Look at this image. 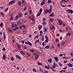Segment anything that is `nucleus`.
<instances>
[{"instance_id": "1", "label": "nucleus", "mask_w": 73, "mask_h": 73, "mask_svg": "<svg viewBox=\"0 0 73 73\" xmlns=\"http://www.w3.org/2000/svg\"><path fill=\"white\" fill-rule=\"evenodd\" d=\"M52 6L50 5V7L49 9H46L45 10V13L46 14H47L48 13V14H49L50 13L51 11L52 10Z\"/></svg>"}, {"instance_id": "2", "label": "nucleus", "mask_w": 73, "mask_h": 73, "mask_svg": "<svg viewBox=\"0 0 73 73\" xmlns=\"http://www.w3.org/2000/svg\"><path fill=\"white\" fill-rule=\"evenodd\" d=\"M33 55H34L35 57V59L36 60H37L38 58V54L36 53H33Z\"/></svg>"}, {"instance_id": "3", "label": "nucleus", "mask_w": 73, "mask_h": 73, "mask_svg": "<svg viewBox=\"0 0 73 73\" xmlns=\"http://www.w3.org/2000/svg\"><path fill=\"white\" fill-rule=\"evenodd\" d=\"M15 3V1L14 0L12 1L9 2V5H11L12 4H13Z\"/></svg>"}, {"instance_id": "4", "label": "nucleus", "mask_w": 73, "mask_h": 73, "mask_svg": "<svg viewBox=\"0 0 73 73\" xmlns=\"http://www.w3.org/2000/svg\"><path fill=\"white\" fill-rule=\"evenodd\" d=\"M25 43L27 44H29V46H32V44L29 41H28L27 42H25Z\"/></svg>"}, {"instance_id": "5", "label": "nucleus", "mask_w": 73, "mask_h": 73, "mask_svg": "<svg viewBox=\"0 0 73 73\" xmlns=\"http://www.w3.org/2000/svg\"><path fill=\"white\" fill-rule=\"evenodd\" d=\"M66 11L67 12H69L70 13H71V14H72L73 13V11L72 10L70 9H67L66 10Z\"/></svg>"}, {"instance_id": "6", "label": "nucleus", "mask_w": 73, "mask_h": 73, "mask_svg": "<svg viewBox=\"0 0 73 73\" xmlns=\"http://www.w3.org/2000/svg\"><path fill=\"white\" fill-rule=\"evenodd\" d=\"M24 28V29H26V27L25 25H20L19 27V28L21 29H22V28Z\"/></svg>"}, {"instance_id": "7", "label": "nucleus", "mask_w": 73, "mask_h": 73, "mask_svg": "<svg viewBox=\"0 0 73 73\" xmlns=\"http://www.w3.org/2000/svg\"><path fill=\"white\" fill-rule=\"evenodd\" d=\"M58 23L59 25H62V22L60 19L59 20Z\"/></svg>"}, {"instance_id": "8", "label": "nucleus", "mask_w": 73, "mask_h": 73, "mask_svg": "<svg viewBox=\"0 0 73 73\" xmlns=\"http://www.w3.org/2000/svg\"><path fill=\"white\" fill-rule=\"evenodd\" d=\"M43 1L41 3V5L42 6H43V5L44 4H45L46 2L45 1V0H42Z\"/></svg>"}, {"instance_id": "9", "label": "nucleus", "mask_w": 73, "mask_h": 73, "mask_svg": "<svg viewBox=\"0 0 73 73\" xmlns=\"http://www.w3.org/2000/svg\"><path fill=\"white\" fill-rule=\"evenodd\" d=\"M54 58L56 60V61L57 62H58V57L57 56H54Z\"/></svg>"}, {"instance_id": "10", "label": "nucleus", "mask_w": 73, "mask_h": 73, "mask_svg": "<svg viewBox=\"0 0 73 73\" xmlns=\"http://www.w3.org/2000/svg\"><path fill=\"white\" fill-rule=\"evenodd\" d=\"M16 57L17 58H18L20 60H21V57L19 55H17L16 56Z\"/></svg>"}, {"instance_id": "11", "label": "nucleus", "mask_w": 73, "mask_h": 73, "mask_svg": "<svg viewBox=\"0 0 73 73\" xmlns=\"http://www.w3.org/2000/svg\"><path fill=\"white\" fill-rule=\"evenodd\" d=\"M17 45L18 46V50H19L20 49H21V46L20 45H19V44H17Z\"/></svg>"}, {"instance_id": "12", "label": "nucleus", "mask_w": 73, "mask_h": 73, "mask_svg": "<svg viewBox=\"0 0 73 73\" xmlns=\"http://www.w3.org/2000/svg\"><path fill=\"white\" fill-rule=\"evenodd\" d=\"M50 29L52 30L54 29V30L55 31L56 29L55 28V27L54 25H52L50 27Z\"/></svg>"}, {"instance_id": "13", "label": "nucleus", "mask_w": 73, "mask_h": 73, "mask_svg": "<svg viewBox=\"0 0 73 73\" xmlns=\"http://www.w3.org/2000/svg\"><path fill=\"white\" fill-rule=\"evenodd\" d=\"M19 16L18 15L16 16L15 17V21H17L19 19Z\"/></svg>"}, {"instance_id": "14", "label": "nucleus", "mask_w": 73, "mask_h": 73, "mask_svg": "<svg viewBox=\"0 0 73 73\" xmlns=\"http://www.w3.org/2000/svg\"><path fill=\"white\" fill-rule=\"evenodd\" d=\"M54 15V13H51L50 15H49V16H50V17H53Z\"/></svg>"}, {"instance_id": "15", "label": "nucleus", "mask_w": 73, "mask_h": 73, "mask_svg": "<svg viewBox=\"0 0 73 73\" xmlns=\"http://www.w3.org/2000/svg\"><path fill=\"white\" fill-rule=\"evenodd\" d=\"M30 51L31 52L33 53L34 52V50L33 49H30Z\"/></svg>"}, {"instance_id": "16", "label": "nucleus", "mask_w": 73, "mask_h": 73, "mask_svg": "<svg viewBox=\"0 0 73 73\" xmlns=\"http://www.w3.org/2000/svg\"><path fill=\"white\" fill-rule=\"evenodd\" d=\"M48 61L49 63H51L52 61V59L51 58H50L48 60Z\"/></svg>"}, {"instance_id": "17", "label": "nucleus", "mask_w": 73, "mask_h": 73, "mask_svg": "<svg viewBox=\"0 0 73 73\" xmlns=\"http://www.w3.org/2000/svg\"><path fill=\"white\" fill-rule=\"evenodd\" d=\"M63 2H65V3H67V1L66 0H62L60 1V3H62Z\"/></svg>"}, {"instance_id": "18", "label": "nucleus", "mask_w": 73, "mask_h": 73, "mask_svg": "<svg viewBox=\"0 0 73 73\" xmlns=\"http://www.w3.org/2000/svg\"><path fill=\"white\" fill-rule=\"evenodd\" d=\"M40 36H42V34H43V33L42 32V31H40Z\"/></svg>"}, {"instance_id": "19", "label": "nucleus", "mask_w": 73, "mask_h": 73, "mask_svg": "<svg viewBox=\"0 0 73 73\" xmlns=\"http://www.w3.org/2000/svg\"><path fill=\"white\" fill-rule=\"evenodd\" d=\"M31 20H32V21H34V22H35V19H34L33 18H31L30 19Z\"/></svg>"}, {"instance_id": "20", "label": "nucleus", "mask_w": 73, "mask_h": 73, "mask_svg": "<svg viewBox=\"0 0 73 73\" xmlns=\"http://www.w3.org/2000/svg\"><path fill=\"white\" fill-rule=\"evenodd\" d=\"M50 48V45H47L45 47V49H49Z\"/></svg>"}, {"instance_id": "21", "label": "nucleus", "mask_w": 73, "mask_h": 73, "mask_svg": "<svg viewBox=\"0 0 73 73\" xmlns=\"http://www.w3.org/2000/svg\"><path fill=\"white\" fill-rule=\"evenodd\" d=\"M0 14L2 16H4V13H3L1 12L0 11Z\"/></svg>"}, {"instance_id": "22", "label": "nucleus", "mask_w": 73, "mask_h": 73, "mask_svg": "<svg viewBox=\"0 0 73 73\" xmlns=\"http://www.w3.org/2000/svg\"><path fill=\"white\" fill-rule=\"evenodd\" d=\"M71 34V33H68L66 34V35H67V36H70Z\"/></svg>"}, {"instance_id": "23", "label": "nucleus", "mask_w": 73, "mask_h": 73, "mask_svg": "<svg viewBox=\"0 0 73 73\" xmlns=\"http://www.w3.org/2000/svg\"><path fill=\"white\" fill-rule=\"evenodd\" d=\"M6 57H5V54H3V59H5L6 58Z\"/></svg>"}, {"instance_id": "24", "label": "nucleus", "mask_w": 73, "mask_h": 73, "mask_svg": "<svg viewBox=\"0 0 73 73\" xmlns=\"http://www.w3.org/2000/svg\"><path fill=\"white\" fill-rule=\"evenodd\" d=\"M41 14V13L39 12L38 13H37V15H36V17H38L40 16Z\"/></svg>"}, {"instance_id": "25", "label": "nucleus", "mask_w": 73, "mask_h": 73, "mask_svg": "<svg viewBox=\"0 0 73 73\" xmlns=\"http://www.w3.org/2000/svg\"><path fill=\"white\" fill-rule=\"evenodd\" d=\"M54 19H52V18H50V21L51 22H53L54 21Z\"/></svg>"}, {"instance_id": "26", "label": "nucleus", "mask_w": 73, "mask_h": 73, "mask_svg": "<svg viewBox=\"0 0 73 73\" xmlns=\"http://www.w3.org/2000/svg\"><path fill=\"white\" fill-rule=\"evenodd\" d=\"M37 62H38V64L39 65H40V66L42 65V63H41L40 62H39L38 61Z\"/></svg>"}, {"instance_id": "27", "label": "nucleus", "mask_w": 73, "mask_h": 73, "mask_svg": "<svg viewBox=\"0 0 73 73\" xmlns=\"http://www.w3.org/2000/svg\"><path fill=\"white\" fill-rule=\"evenodd\" d=\"M11 26L12 28H13L14 27V23H12L11 24Z\"/></svg>"}, {"instance_id": "28", "label": "nucleus", "mask_w": 73, "mask_h": 73, "mask_svg": "<svg viewBox=\"0 0 73 73\" xmlns=\"http://www.w3.org/2000/svg\"><path fill=\"white\" fill-rule=\"evenodd\" d=\"M42 25H41V26H39L38 27V28L39 30H40L42 29Z\"/></svg>"}, {"instance_id": "29", "label": "nucleus", "mask_w": 73, "mask_h": 73, "mask_svg": "<svg viewBox=\"0 0 73 73\" xmlns=\"http://www.w3.org/2000/svg\"><path fill=\"white\" fill-rule=\"evenodd\" d=\"M42 24L44 25V26L45 25H46V22H44L42 23Z\"/></svg>"}, {"instance_id": "30", "label": "nucleus", "mask_w": 73, "mask_h": 73, "mask_svg": "<svg viewBox=\"0 0 73 73\" xmlns=\"http://www.w3.org/2000/svg\"><path fill=\"white\" fill-rule=\"evenodd\" d=\"M20 53L21 54H23V55H24L25 54V53L23 52V51H20Z\"/></svg>"}, {"instance_id": "31", "label": "nucleus", "mask_w": 73, "mask_h": 73, "mask_svg": "<svg viewBox=\"0 0 73 73\" xmlns=\"http://www.w3.org/2000/svg\"><path fill=\"white\" fill-rule=\"evenodd\" d=\"M42 8H41L40 9V11H39V13L41 14L42 12Z\"/></svg>"}, {"instance_id": "32", "label": "nucleus", "mask_w": 73, "mask_h": 73, "mask_svg": "<svg viewBox=\"0 0 73 73\" xmlns=\"http://www.w3.org/2000/svg\"><path fill=\"white\" fill-rule=\"evenodd\" d=\"M45 37L46 40H48V37L46 35Z\"/></svg>"}, {"instance_id": "33", "label": "nucleus", "mask_w": 73, "mask_h": 73, "mask_svg": "<svg viewBox=\"0 0 73 73\" xmlns=\"http://www.w3.org/2000/svg\"><path fill=\"white\" fill-rule=\"evenodd\" d=\"M45 68H46L47 69L49 70L50 69V67L47 66H45Z\"/></svg>"}, {"instance_id": "34", "label": "nucleus", "mask_w": 73, "mask_h": 73, "mask_svg": "<svg viewBox=\"0 0 73 73\" xmlns=\"http://www.w3.org/2000/svg\"><path fill=\"white\" fill-rule=\"evenodd\" d=\"M8 30L10 32H12L13 31L10 29H8Z\"/></svg>"}, {"instance_id": "35", "label": "nucleus", "mask_w": 73, "mask_h": 73, "mask_svg": "<svg viewBox=\"0 0 73 73\" xmlns=\"http://www.w3.org/2000/svg\"><path fill=\"white\" fill-rule=\"evenodd\" d=\"M3 23H1L0 24V27H1L3 26Z\"/></svg>"}, {"instance_id": "36", "label": "nucleus", "mask_w": 73, "mask_h": 73, "mask_svg": "<svg viewBox=\"0 0 73 73\" xmlns=\"http://www.w3.org/2000/svg\"><path fill=\"white\" fill-rule=\"evenodd\" d=\"M42 41H44V36L42 35Z\"/></svg>"}, {"instance_id": "37", "label": "nucleus", "mask_w": 73, "mask_h": 73, "mask_svg": "<svg viewBox=\"0 0 73 73\" xmlns=\"http://www.w3.org/2000/svg\"><path fill=\"white\" fill-rule=\"evenodd\" d=\"M17 24L19 25H20L21 24V22L19 20L18 21V22L17 23Z\"/></svg>"}, {"instance_id": "38", "label": "nucleus", "mask_w": 73, "mask_h": 73, "mask_svg": "<svg viewBox=\"0 0 73 73\" xmlns=\"http://www.w3.org/2000/svg\"><path fill=\"white\" fill-rule=\"evenodd\" d=\"M27 55H28V56L29 57H30L31 56V54L28 52L27 53Z\"/></svg>"}, {"instance_id": "39", "label": "nucleus", "mask_w": 73, "mask_h": 73, "mask_svg": "<svg viewBox=\"0 0 73 73\" xmlns=\"http://www.w3.org/2000/svg\"><path fill=\"white\" fill-rule=\"evenodd\" d=\"M18 4L19 5H21V3L20 1H19L18 3Z\"/></svg>"}, {"instance_id": "40", "label": "nucleus", "mask_w": 73, "mask_h": 73, "mask_svg": "<svg viewBox=\"0 0 73 73\" xmlns=\"http://www.w3.org/2000/svg\"><path fill=\"white\" fill-rule=\"evenodd\" d=\"M60 65V67H62V64L60 62L58 63Z\"/></svg>"}, {"instance_id": "41", "label": "nucleus", "mask_w": 73, "mask_h": 73, "mask_svg": "<svg viewBox=\"0 0 73 73\" xmlns=\"http://www.w3.org/2000/svg\"><path fill=\"white\" fill-rule=\"evenodd\" d=\"M51 0H48V3H51Z\"/></svg>"}, {"instance_id": "42", "label": "nucleus", "mask_w": 73, "mask_h": 73, "mask_svg": "<svg viewBox=\"0 0 73 73\" xmlns=\"http://www.w3.org/2000/svg\"><path fill=\"white\" fill-rule=\"evenodd\" d=\"M39 70L40 72H43L42 70L40 68V67H39Z\"/></svg>"}, {"instance_id": "43", "label": "nucleus", "mask_w": 73, "mask_h": 73, "mask_svg": "<svg viewBox=\"0 0 73 73\" xmlns=\"http://www.w3.org/2000/svg\"><path fill=\"white\" fill-rule=\"evenodd\" d=\"M11 59L13 61L14 60V58L13 57H11Z\"/></svg>"}, {"instance_id": "44", "label": "nucleus", "mask_w": 73, "mask_h": 73, "mask_svg": "<svg viewBox=\"0 0 73 73\" xmlns=\"http://www.w3.org/2000/svg\"><path fill=\"white\" fill-rule=\"evenodd\" d=\"M33 71L34 72H37L36 71V70H35V69L34 68V69H33Z\"/></svg>"}, {"instance_id": "45", "label": "nucleus", "mask_w": 73, "mask_h": 73, "mask_svg": "<svg viewBox=\"0 0 73 73\" xmlns=\"http://www.w3.org/2000/svg\"><path fill=\"white\" fill-rule=\"evenodd\" d=\"M27 7H25L24 9V11H26V10H27Z\"/></svg>"}, {"instance_id": "46", "label": "nucleus", "mask_w": 73, "mask_h": 73, "mask_svg": "<svg viewBox=\"0 0 73 73\" xmlns=\"http://www.w3.org/2000/svg\"><path fill=\"white\" fill-rule=\"evenodd\" d=\"M59 41L58 40V38H56V42H57Z\"/></svg>"}, {"instance_id": "47", "label": "nucleus", "mask_w": 73, "mask_h": 73, "mask_svg": "<svg viewBox=\"0 0 73 73\" xmlns=\"http://www.w3.org/2000/svg\"><path fill=\"white\" fill-rule=\"evenodd\" d=\"M19 17L21 18L22 17V16H21V14H19Z\"/></svg>"}, {"instance_id": "48", "label": "nucleus", "mask_w": 73, "mask_h": 73, "mask_svg": "<svg viewBox=\"0 0 73 73\" xmlns=\"http://www.w3.org/2000/svg\"><path fill=\"white\" fill-rule=\"evenodd\" d=\"M23 48L24 49H26L27 48V47L26 46H24L23 47Z\"/></svg>"}, {"instance_id": "49", "label": "nucleus", "mask_w": 73, "mask_h": 73, "mask_svg": "<svg viewBox=\"0 0 73 73\" xmlns=\"http://www.w3.org/2000/svg\"><path fill=\"white\" fill-rule=\"evenodd\" d=\"M28 13H25L24 14V16H26L28 15Z\"/></svg>"}, {"instance_id": "50", "label": "nucleus", "mask_w": 73, "mask_h": 73, "mask_svg": "<svg viewBox=\"0 0 73 73\" xmlns=\"http://www.w3.org/2000/svg\"><path fill=\"white\" fill-rule=\"evenodd\" d=\"M7 10L6 9H4V11L5 12H7Z\"/></svg>"}, {"instance_id": "51", "label": "nucleus", "mask_w": 73, "mask_h": 73, "mask_svg": "<svg viewBox=\"0 0 73 73\" xmlns=\"http://www.w3.org/2000/svg\"><path fill=\"white\" fill-rule=\"evenodd\" d=\"M3 34H4L3 38H4V39H5V33L4 32H3Z\"/></svg>"}, {"instance_id": "52", "label": "nucleus", "mask_w": 73, "mask_h": 73, "mask_svg": "<svg viewBox=\"0 0 73 73\" xmlns=\"http://www.w3.org/2000/svg\"><path fill=\"white\" fill-rule=\"evenodd\" d=\"M57 46L58 47H60V44L59 43H58L57 44Z\"/></svg>"}, {"instance_id": "53", "label": "nucleus", "mask_w": 73, "mask_h": 73, "mask_svg": "<svg viewBox=\"0 0 73 73\" xmlns=\"http://www.w3.org/2000/svg\"><path fill=\"white\" fill-rule=\"evenodd\" d=\"M44 31L45 32H46L47 31V29L45 28H44Z\"/></svg>"}, {"instance_id": "54", "label": "nucleus", "mask_w": 73, "mask_h": 73, "mask_svg": "<svg viewBox=\"0 0 73 73\" xmlns=\"http://www.w3.org/2000/svg\"><path fill=\"white\" fill-rule=\"evenodd\" d=\"M56 68V66L55 65H53L52 66V68Z\"/></svg>"}, {"instance_id": "55", "label": "nucleus", "mask_w": 73, "mask_h": 73, "mask_svg": "<svg viewBox=\"0 0 73 73\" xmlns=\"http://www.w3.org/2000/svg\"><path fill=\"white\" fill-rule=\"evenodd\" d=\"M59 36H60V34H59L58 33L56 35V36L57 37H59Z\"/></svg>"}, {"instance_id": "56", "label": "nucleus", "mask_w": 73, "mask_h": 73, "mask_svg": "<svg viewBox=\"0 0 73 73\" xmlns=\"http://www.w3.org/2000/svg\"><path fill=\"white\" fill-rule=\"evenodd\" d=\"M73 64H70V67H72L73 66Z\"/></svg>"}, {"instance_id": "57", "label": "nucleus", "mask_w": 73, "mask_h": 73, "mask_svg": "<svg viewBox=\"0 0 73 73\" xmlns=\"http://www.w3.org/2000/svg\"><path fill=\"white\" fill-rule=\"evenodd\" d=\"M63 72V70H62L61 71H59V72L61 73Z\"/></svg>"}, {"instance_id": "58", "label": "nucleus", "mask_w": 73, "mask_h": 73, "mask_svg": "<svg viewBox=\"0 0 73 73\" xmlns=\"http://www.w3.org/2000/svg\"><path fill=\"white\" fill-rule=\"evenodd\" d=\"M38 37H39V36H35V38L36 39H37L38 38Z\"/></svg>"}, {"instance_id": "59", "label": "nucleus", "mask_w": 73, "mask_h": 73, "mask_svg": "<svg viewBox=\"0 0 73 73\" xmlns=\"http://www.w3.org/2000/svg\"><path fill=\"white\" fill-rule=\"evenodd\" d=\"M61 7H66L65 5H61Z\"/></svg>"}, {"instance_id": "60", "label": "nucleus", "mask_w": 73, "mask_h": 73, "mask_svg": "<svg viewBox=\"0 0 73 73\" xmlns=\"http://www.w3.org/2000/svg\"><path fill=\"white\" fill-rule=\"evenodd\" d=\"M22 1L23 4H24V3H25V1L24 0H22Z\"/></svg>"}, {"instance_id": "61", "label": "nucleus", "mask_w": 73, "mask_h": 73, "mask_svg": "<svg viewBox=\"0 0 73 73\" xmlns=\"http://www.w3.org/2000/svg\"><path fill=\"white\" fill-rule=\"evenodd\" d=\"M48 41V40H45V43H47Z\"/></svg>"}, {"instance_id": "62", "label": "nucleus", "mask_w": 73, "mask_h": 73, "mask_svg": "<svg viewBox=\"0 0 73 73\" xmlns=\"http://www.w3.org/2000/svg\"><path fill=\"white\" fill-rule=\"evenodd\" d=\"M62 56V54H59V56Z\"/></svg>"}, {"instance_id": "63", "label": "nucleus", "mask_w": 73, "mask_h": 73, "mask_svg": "<svg viewBox=\"0 0 73 73\" xmlns=\"http://www.w3.org/2000/svg\"><path fill=\"white\" fill-rule=\"evenodd\" d=\"M42 45H43V46H44L45 43H44V42H43Z\"/></svg>"}, {"instance_id": "64", "label": "nucleus", "mask_w": 73, "mask_h": 73, "mask_svg": "<svg viewBox=\"0 0 73 73\" xmlns=\"http://www.w3.org/2000/svg\"><path fill=\"white\" fill-rule=\"evenodd\" d=\"M13 19V17H10V20H12Z\"/></svg>"}]
</instances>
